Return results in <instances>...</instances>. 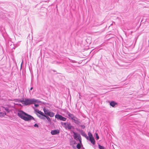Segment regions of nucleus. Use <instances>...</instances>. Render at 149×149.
<instances>
[{
  "label": "nucleus",
  "mask_w": 149,
  "mask_h": 149,
  "mask_svg": "<svg viewBox=\"0 0 149 149\" xmlns=\"http://www.w3.org/2000/svg\"><path fill=\"white\" fill-rule=\"evenodd\" d=\"M17 115L22 119L25 121H28L31 120H35L33 116L21 110L18 111Z\"/></svg>",
  "instance_id": "f257e3e1"
},
{
  "label": "nucleus",
  "mask_w": 149,
  "mask_h": 149,
  "mask_svg": "<svg viewBox=\"0 0 149 149\" xmlns=\"http://www.w3.org/2000/svg\"><path fill=\"white\" fill-rule=\"evenodd\" d=\"M33 99H26L25 100H22L20 101V102L22 103L23 104L25 105H28L31 104H33Z\"/></svg>",
  "instance_id": "f03ea898"
},
{
  "label": "nucleus",
  "mask_w": 149,
  "mask_h": 149,
  "mask_svg": "<svg viewBox=\"0 0 149 149\" xmlns=\"http://www.w3.org/2000/svg\"><path fill=\"white\" fill-rule=\"evenodd\" d=\"M35 111L38 113L40 114V115H41L42 116H44L47 119V120L48 122H50L51 121V119L47 116H46L45 115L43 112H41V111L38 110V109H35Z\"/></svg>",
  "instance_id": "7ed1b4c3"
},
{
  "label": "nucleus",
  "mask_w": 149,
  "mask_h": 149,
  "mask_svg": "<svg viewBox=\"0 0 149 149\" xmlns=\"http://www.w3.org/2000/svg\"><path fill=\"white\" fill-rule=\"evenodd\" d=\"M73 132L74 134V138L77 141L79 140V141L80 143H81V139L80 135L79 134H77L76 133L74 132Z\"/></svg>",
  "instance_id": "20e7f679"
},
{
  "label": "nucleus",
  "mask_w": 149,
  "mask_h": 149,
  "mask_svg": "<svg viewBox=\"0 0 149 149\" xmlns=\"http://www.w3.org/2000/svg\"><path fill=\"white\" fill-rule=\"evenodd\" d=\"M55 118L58 119L63 121H65L67 119L66 118L63 117L61 115L57 114L55 116Z\"/></svg>",
  "instance_id": "39448f33"
},
{
  "label": "nucleus",
  "mask_w": 149,
  "mask_h": 149,
  "mask_svg": "<svg viewBox=\"0 0 149 149\" xmlns=\"http://www.w3.org/2000/svg\"><path fill=\"white\" fill-rule=\"evenodd\" d=\"M64 128L66 129L70 130L72 129H74V127L71 125L70 123H68L64 127Z\"/></svg>",
  "instance_id": "423d86ee"
},
{
  "label": "nucleus",
  "mask_w": 149,
  "mask_h": 149,
  "mask_svg": "<svg viewBox=\"0 0 149 149\" xmlns=\"http://www.w3.org/2000/svg\"><path fill=\"white\" fill-rule=\"evenodd\" d=\"M60 131L58 130H51V133L52 135L57 134H59Z\"/></svg>",
  "instance_id": "0eeeda50"
},
{
  "label": "nucleus",
  "mask_w": 149,
  "mask_h": 149,
  "mask_svg": "<svg viewBox=\"0 0 149 149\" xmlns=\"http://www.w3.org/2000/svg\"><path fill=\"white\" fill-rule=\"evenodd\" d=\"M67 114L68 115L69 117L72 120L74 118H76V117L74 116L73 114L70 113L69 112H68Z\"/></svg>",
  "instance_id": "6e6552de"
},
{
  "label": "nucleus",
  "mask_w": 149,
  "mask_h": 149,
  "mask_svg": "<svg viewBox=\"0 0 149 149\" xmlns=\"http://www.w3.org/2000/svg\"><path fill=\"white\" fill-rule=\"evenodd\" d=\"M72 121H73V122L75 123V124L77 125H79L80 123H81V122L79 121V120L76 117V118H74L72 120Z\"/></svg>",
  "instance_id": "1a4fd4ad"
},
{
  "label": "nucleus",
  "mask_w": 149,
  "mask_h": 149,
  "mask_svg": "<svg viewBox=\"0 0 149 149\" xmlns=\"http://www.w3.org/2000/svg\"><path fill=\"white\" fill-rule=\"evenodd\" d=\"M43 111L44 112L45 114L48 116V115L50 113V111L49 110L46 109L45 108L43 109Z\"/></svg>",
  "instance_id": "9d476101"
},
{
  "label": "nucleus",
  "mask_w": 149,
  "mask_h": 149,
  "mask_svg": "<svg viewBox=\"0 0 149 149\" xmlns=\"http://www.w3.org/2000/svg\"><path fill=\"white\" fill-rule=\"evenodd\" d=\"M117 103L114 101H111L110 103V106L113 107H114L116 105H117Z\"/></svg>",
  "instance_id": "9b49d317"
},
{
  "label": "nucleus",
  "mask_w": 149,
  "mask_h": 149,
  "mask_svg": "<svg viewBox=\"0 0 149 149\" xmlns=\"http://www.w3.org/2000/svg\"><path fill=\"white\" fill-rule=\"evenodd\" d=\"M37 112L36 113V114L37 115V116L39 117L40 119H42V120H45V119L46 117L44 116H42L41 115H39Z\"/></svg>",
  "instance_id": "f8f14e48"
},
{
  "label": "nucleus",
  "mask_w": 149,
  "mask_h": 149,
  "mask_svg": "<svg viewBox=\"0 0 149 149\" xmlns=\"http://www.w3.org/2000/svg\"><path fill=\"white\" fill-rule=\"evenodd\" d=\"M89 140L93 144H95V141L93 137L92 138H91L89 139Z\"/></svg>",
  "instance_id": "ddd939ff"
},
{
  "label": "nucleus",
  "mask_w": 149,
  "mask_h": 149,
  "mask_svg": "<svg viewBox=\"0 0 149 149\" xmlns=\"http://www.w3.org/2000/svg\"><path fill=\"white\" fill-rule=\"evenodd\" d=\"M6 113L5 112H0V117H4L5 115H6Z\"/></svg>",
  "instance_id": "4468645a"
},
{
  "label": "nucleus",
  "mask_w": 149,
  "mask_h": 149,
  "mask_svg": "<svg viewBox=\"0 0 149 149\" xmlns=\"http://www.w3.org/2000/svg\"><path fill=\"white\" fill-rule=\"evenodd\" d=\"M81 132H82L81 133V134L83 136H84L86 138L88 139V137L87 136V135L85 134V132H83V130H81Z\"/></svg>",
  "instance_id": "2eb2a0df"
},
{
  "label": "nucleus",
  "mask_w": 149,
  "mask_h": 149,
  "mask_svg": "<svg viewBox=\"0 0 149 149\" xmlns=\"http://www.w3.org/2000/svg\"><path fill=\"white\" fill-rule=\"evenodd\" d=\"M33 103L34 104L35 102L40 103L41 102V101L38 100H36L34 99H33Z\"/></svg>",
  "instance_id": "dca6fc26"
},
{
  "label": "nucleus",
  "mask_w": 149,
  "mask_h": 149,
  "mask_svg": "<svg viewBox=\"0 0 149 149\" xmlns=\"http://www.w3.org/2000/svg\"><path fill=\"white\" fill-rule=\"evenodd\" d=\"M48 116H50V117H53L54 116V113L53 112L50 111V113Z\"/></svg>",
  "instance_id": "f3484780"
},
{
  "label": "nucleus",
  "mask_w": 149,
  "mask_h": 149,
  "mask_svg": "<svg viewBox=\"0 0 149 149\" xmlns=\"http://www.w3.org/2000/svg\"><path fill=\"white\" fill-rule=\"evenodd\" d=\"M98 146L100 149H106L104 146H102L100 144H98Z\"/></svg>",
  "instance_id": "a211bd4d"
},
{
  "label": "nucleus",
  "mask_w": 149,
  "mask_h": 149,
  "mask_svg": "<svg viewBox=\"0 0 149 149\" xmlns=\"http://www.w3.org/2000/svg\"><path fill=\"white\" fill-rule=\"evenodd\" d=\"M88 136L89 137V139L90 138L93 137L92 134L90 132H88Z\"/></svg>",
  "instance_id": "6ab92c4d"
},
{
  "label": "nucleus",
  "mask_w": 149,
  "mask_h": 149,
  "mask_svg": "<svg viewBox=\"0 0 149 149\" xmlns=\"http://www.w3.org/2000/svg\"><path fill=\"white\" fill-rule=\"evenodd\" d=\"M3 108H4L5 110L8 112L9 113L10 112V110L8 107H3Z\"/></svg>",
  "instance_id": "aec40b11"
},
{
  "label": "nucleus",
  "mask_w": 149,
  "mask_h": 149,
  "mask_svg": "<svg viewBox=\"0 0 149 149\" xmlns=\"http://www.w3.org/2000/svg\"><path fill=\"white\" fill-rule=\"evenodd\" d=\"M77 148L78 149H80L81 148V145L79 143H78L77 145Z\"/></svg>",
  "instance_id": "412c9836"
},
{
  "label": "nucleus",
  "mask_w": 149,
  "mask_h": 149,
  "mask_svg": "<svg viewBox=\"0 0 149 149\" xmlns=\"http://www.w3.org/2000/svg\"><path fill=\"white\" fill-rule=\"evenodd\" d=\"M96 134V139L97 140H98L99 139V136L98 135V134L97 133H95Z\"/></svg>",
  "instance_id": "4be33fe9"
},
{
  "label": "nucleus",
  "mask_w": 149,
  "mask_h": 149,
  "mask_svg": "<svg viewBox=\"0 0 149 149\" xmlns=\"http://www.w3.org/2000/svg\"><path fill=\"white\" fill-rule=\"evenodd\" d=\"M22 100H19L17 99H16L15 100V102H20V101Z\"/></svg>",
  "instance_id": "5701e85b"
},
{
  "label": "nucleus",
  "mask_w": 149,
  "mask_h": 149,
  "mask_svg": "<svg viewBox=\"0 0 149 149\" xmlns=\"http://www.w3.org/2000/svg\"><path fill=\"white\" fill-rule=\"evenodd\" d=\"M70 60V61L71 62H72L73 63H76L77 62L74 60H72L69 59Z\"/></svg>",
  "instance_id": "b1692460"
},
{
  "label": "nucleus",
  "mask_w": 149,
  "mask_h": 149,
  "mask_svg": "<svg viewBox=\"0 0 149 149\" xmlns=\"http://www.w3.org/2000/svg\"><path fill=\"white\" fill-rule=\"evenodd\" d=\"M67 123H64L63 126V127H64L67 125Z\"/></svg>",
  "instance_id": "393cba45"
},
{
  "label": "nucleus",
  "mask_w": 149,
  "mask_h": 149,
  "mask_svg": "<svg viewBox=\"0 0 149 149\" xmlns=\"http://www.w3.org/2000/svg\"><path fill=\"white\" fill-rule=\"evenodd\" d=\"M34 127H38V125L37 124H35L34 125Z\"/></svg>",
  "instance_id": "a878e982"
},
{
  "label": "nucleus",
  "mask_w": 149,
  "mask_h": 149,
  "mask_svg": "<svg viewBox=\"0 0 149 149\" xmlns=\"http://www.w3.org/2000/svg\"><path fill=\"white\" fill-rule=\"evenodd\" d=\"M81 126L83 129H84L85 127V126L84 125H81Z\"/></svg>",
  "instance_id": "bb28decb"
},
{
  "label": "nucleus",
  "mask_w": 149,
  "mask_h": 149,
  "mask_svg": "<svg viewBox=\"0 0 149 149\" xmlns=\"http://www.w3.org/2000/svg\"><path fill=\"white\" fill-rule=\"evenodd\" d=\"M34 106L35 107H37L38 106H39V105L38 104H34Z\"/></svg>",
  "instance_id": "cd10ccee"
},
{
  "label": "nucleus",
  "mask_w": 149,
  "mask_h": 149,
  "mask_svg": "<svg viewBox=\"0 0 149 149\" xmlns=\"http://www.w3.org/2000/svg\"><path fill=\"white\" fill-rule=\"evenodd\" d=\"M15 104L16 105H20V106H21V104H18L17 103H15Z\"/></svg>",
  "instance_id": "c85d7f7f"
},
{
  "label": "nucleus",
  "mask_w": 149,
  "mask_h": 149,
  "mask_svg": "<svg viewBox=\"0 0 149 149\" xmlns=\"http://www.w3.org/2000/svg\"><path fill=\"white\" fill-rule=\"evenodd\" d=\"M61 125L63 126L64 123L63 122H61Z\"/></svg>",
  "instance_id": "c756f323"
},
{
  "label": "nucleus",
  "mask_w": 149,
  "mask_h": 149,
  "mask_svg": "<svg viewBox=\"0 0 149 149\" xmlns=\"http://www.w3.org/2000/svg\"><path fill=\"white\" fill-rule=\"evenodd\" d=\"M74 144H76V142L75 141H74Z\"/></svg>",
  "instance_id": "7c9ffc66"
},
{
  "label": "nucleus",
  "mask_w": 149,
  "mask_h": 149,
  "mask_svg": "<svg viewBox=\"0 0 149 149\" xmlns=\"http://www.w3.org/2000/svg\"><path fill=\"white\" fill-rule=\"evenodd\" d=\"M33 89V88L32 87H31L30 89V90H31L32 89Z\"/></svg>",
  "instance_id": "2f4dec72"
},
{
  "label": "nucleus",
  "mask_w": 149,
  "mask_h": 149,
  "mask_svg": "<svg viewBox=\"0 0 149 149\" xmlns=\"http://www.w3.org/2000/svg\"><path fill=\"white\" fill-rule=\"evenodd\" d=\"M22 62L21 64V68L22 67Z\"/></svg>",
  "instance_id": "473e14b6"
},
{
  "label": "nucleus",
  "mask_w": 149,
  "mask_h": 149,
  "mask_svg": "<svg viewBox=\"0 0 149 149\" xmlns=\"http://www.w3.org/2000/svg\"><path fill=\"white\" fill-rule=\"evenodd\" d=\"M53 71L54 72H56V71L55 70H53Z\"/></svg>",
  "instance_id": "72a5a7b5"
},
{
  "label": "nucleus",
  "mask_w": 149,
  "mask_h": 149,
  "mask_svg": "<svg viewBox=\"0 0 149 149\" xmlns=\"http://www.w3.org/2000/svg\"><path fill=\"white\" fill-rule=\"evenodd\" d=\"M80 94H79V96H80ZM79 98H80V96H79Z\"/></svg>",
  "instance_id": "f704fd0d"
}]
</instances>
